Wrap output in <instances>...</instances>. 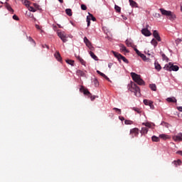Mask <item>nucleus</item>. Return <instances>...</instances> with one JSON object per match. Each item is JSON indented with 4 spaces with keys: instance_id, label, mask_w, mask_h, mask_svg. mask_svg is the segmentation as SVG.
<instances>
[{
    "instance_id": "1",
    "label": "nucleus",
    "mask_w": 182,
    "mask_h": 182,
    "mask_svg": "<svg viewBox=\"0 0 182 182\" xmlns=\"http://www.w3.org/2000/svg\"><path fill=\"white\" fill-rule=\"evenodd\" d=\"M128 90L133 92L136 97H140L141 95L140 94V87H139V86H137V85L133 82H131L128 85Z\"/></svg>"
},
{
    "instance_id": "2",
    "label": "nucleus",
    "mask_w": 182,
    "mask_h": 182,
    "mask_svg": "<svg viewBox=\"0 0 182 182\" xmlns=\"http://www.w3.org/2000/svg\"><path fill=\"white\" fill-rule=\"evenodd\" d=\"M159 11L162 15L166 16L170 21H174L176 19V14L171 11H167L164 9H159Z\"/></svg>"
},
{
    "instance_id": "3",
    "label": "nucleus",
    "mask_w": 182,
    "mask_h": 182,
    "mask_svg": "<svg viewBox=\"0 0 182 182\" xmlns=\"http://www.w3.org/2000/svg\"><path fill=\"white\" fill-rule=\"evenodd\" d=\"M131 76L134 80V82H136L137 85H139L140 86L144 85V80L140 77V75H137L136 73H131Z\"/></svg>"
},
{
    "instance_id": "4",
    "label": "nucleus",
    "mask_w": 182,
    "mask_h": 182,
    "mask_svg": "<svg viewBox=\"0 0 182 182\" xmlns=\"http://www.w3.org/2000/svg\"><path fill=\"white\" fill-rule=\"evenodd\" d=\"M164 69L165 70H168V72H171L172 70L173 72H177L180 69V68L178 67V65H174L173 63H169L168 64L165 65Z\"/></svg>"
},
{
    "instance_id": "5",
    "label": "nucleus",
    "mask_w": 182,
    "mask_h": 182,
    "mask_svg": "<svg viewBox=\"0 0 182 182\" xmlns=\"http://www.w3.org/2000/svg\"><path fill=\"white\" fill-rule=\"evenodd\" d=\"M112 52L113 55L115 56V58L118 59L119 62H121L122 60H123L124 63H129V60L126 58L124 56L122 55V54L117 53L115 51H112Z\"/></svg>"
},
{
    "instance_id": "6",
    "label": "nucleus",
    "mask_w": 182,
    "mask_h": 182,
    "mask_svg": "<svg viewBox=\"0 0 182 182\" xmlns=\"http://www.w3.org/2000/svg\"><path fill=\"white\" fill-rule=\"evenodd\" d=\"M58 36L60 38V39H61V41H63L64 43L68 42V37L66 36L65 32H58Z\"/></svg>"
},
{
    "instance_id": "7",
    "label": "nucleus",
    "mask_w": 182,
    "mask_h": 182,
    "mask_svg": "<svg viewBox=\"0 0 182 182\" xmlns=\"http://www.w3.org/2000/svg\"><path fill=\"white\" fill-rule=\"evenodd\" d=\"M142 35H144V36H151V32L149 31V26H146V28H143L141 30Z\"/></svg>"
},
{
    "instance_id": "8",
    "label": "nucleus",
    "mask_w": 182,
    "mask_h": 182,
    "mask_svg": "<svg viewBox=\"0 0 182 182\" xmlns=\"http://www.w3.org/2000/svg\"><path fill=\"white\" fill-rule=\"evenodd\" d=\"M80 91L84 93V95H85L86 96H91V93L90 92H89V90L85 89V87L83 86H81V87L80 88Z\"/></svg>"
},
{
    "instance_id": "9",
    "label": "nucleus",
    "mask_w": 182,
    "mask_h": 182,
    "mask_svg": "<svg viewBox=\"0 0 182 182\" xmlns=\"http://www.w3.org/2000/svg\"><path fill=\"white\" fill-rule=\"evenodd\" d=\"M130 134L132 135V137H137L139 136V129L134 128L130 130Z\"/></svg>"
},
{
    "instance_id": "10",
    "label": "nucleus",
    "mask_w": 182,
    "mask_h": 182,
    "mask_svg": "<svg viewBox=\"0 0 182 182\" xmlns=\"http://www.w3.org/2000/svg\"><path fill=\"white\" fill-rule=\"evenodd\" d=\"M153 36L156 39V41H158V42H161V38H160V35L157 31H154Z\"/></svg>"
},
{
    "instance_id": "11",
    "label": "nucleus",
    "mask_w": 182,
    "mask_h": 182,
    "mask_svg": "<svg viewBox=\"0 0 182 182\" xmlns=\"http://www.w3.org/2000/svg\"><path fill=\"white\" fill-rule=\"evenodd\" d=\"M174 141H182V134H178V135L173 137Z\"/></svg>"
},
{
    "instance_id": "12",
    "label": "nucleus",
    "mask_w": 182,
    "mask_h": 182,
    "mask_svg": "<svg viewBox=\"0 0 182 182\" xmlns=\"http://www.w3.org/2000/svg\"><path fill=\"white\" fill-rule=\"evenodd\" d=\"M84 43H85L86 46H87V48H90L92 46V43H90L89 39H87V37L84 38Z\"/></svg>"
},
{
    "instance_id": "13",
    "label": "nucleus",
    "mask_w": 182,
    "mask_h": 182,
    "mask_svg": "<svg viewBox=\"0 0 182 182\" xmlns=\"http://www.w3.org/2000/svg\"><path fill=\"white\" fill-rule=\"evenodd\" d=\"M172 163L175 166V167H178V166H181V164H182V161L180 159L173 161Z\"/></svg>"
},
{
    "instance_id": "14",
    "label": "nucleus",
    "mask_w": 182,
    "mask_h": 182,
    "mask_svg": "<svg viewBox=\"0 0 182 182\" xmlns=\"http://www.w3.org/2000/svg\"><path fill=\"white\" fill-rule=\"evenodd\" d=\"M54 56L58 62H62V57L60 56V53L59 52H56V53L54 54Z\"/></svg>"
},
{
    "instance_id": "15",
    "label": "nucleus",
    "mask_w": 182,
    "mask_h": 182,
    "mask_svg": "<svg viewBox=\"0 0 182 182\" xmlns=\"http://www.w3.org/2000/svg\"><path fill=\"white\" fill-rule=\"evenodd\" d=\"M155 69L158 70V72H160L161 70V65L159 63V62L155 61L154 63Z\"/></svg>"
},
{
    "instance_id": "16",
    "label": "nucleus",
    "mask_w": 182,
    "mask_h": 182,
    "mask_svg": "<svg viewBox=\"0 0 182 182\" xmlns=\"http://www.w3.org/2000/svg\"><path fill=\"white\" fill-rule=\"evenodd\" d=\"M77 76H81L82 77H85V76H86V73H85V72H83L80 70H77Z\"/></svg>"
},
{
    "instance_id": "17",
    "label": "nucleus",
    "mask_w": 182,
    "mask_h": 182,
    "mask_svg": "<svg viewBox=\"0 0 182 182\" xmlns=\"http://www.w3.org/2000/svg\"><path fill=\"white\" fill-rule=\"evenodd\" d=\"M77 59L79 60V62L81 63V65H83L84 66H85L86 65V62L85 61V60H83V58H80V56H76Z\"/></svg>"
},
{
    "instance_id": "18",
    "label": "nucleus",
    "mask_w": 182,
    "mask_h": 182,
    "mask_svg": "<svg viewBox=\"0 0 182 182\" xmlns=\"http://www.w3.org/2000/svg\"><path fill=\"white\" fill-rule=\"evenodd\" d=\"M167 102H169L171 103H176L177 100L175 97H168L166 99Z\"/></svg>"
},
{
    "instance_id": "19",
    "label": "nucleus",
    "mask_w": 182,
    "mask_h": 182,
    "mask_svg": "<svg viewBox=\"0 0 182 182\" xmlns=\"http://www.w3.org/2000/svg\"><path fill=\"white\" fill-rule=\"evenodd\" d=\"M148 132H149V128L146 127L141 128V134H147Z\"/></svg>"
},
{
    "instance_id": "20",
    "label": "nucleus",
    "mask_w": 182,
    "mask_h": 182,
    "mask_svg": "<svg viewBox=\"0 0 182 182\" xmlns=\"http://www.w3.org/2000/svg\"><path fill=\"white\" fill-rule=\"evenodd\" d=\"M22 2H23V5H25V6H26V8H29V6L31 5V1H29L28 0H22Z\"/></svg>"
},
{
    "instance_id": "21",
    "label": "nucleus",
    "mask_w": 182,
    "mask_h": 182,
    "mask_svg": "<svg viewBox=\"0 0 182 182\" xmlns=\"http://www.w3.org/2000/svg\"><path fill=\"white\" fill-rule=\"evenodd\" d=\"M90 55L91 58H92V59H94V60H99V58H97V56L96 55H95V53L90 51Z\"/></svg>"
},
{
    "instance_id": "22",
    "label": "nucleus",
    "mask_w": 182,
    "mask_h": 182,
    "mask_svg": "<svg viewBox=\"0 0 182 182\" xmlns=\"http://www.w3.org/2000/svg\"><path fill=\"white\" fill-rule=\"evenodd\" d=\"M159 137L161 139H163V140H167V139H170V136L168 135H166L164 134H160Z\"/></svg>"
},
{
    "instance_id": "23",
    "label": "nucleus",
    "mask_w": 182,
    "mask_h": 182,
    "mask_svg": "<svg viewBox=\"0 0 182 182\" xmlns=\"http://www.w3.org/2000/svg\"><path fill=\"white\" fill-rule=\"evenodd\" d=\"M149 87L154 92H156L157 90V87L156 86V84H151V85H149Z\"/></svg>"
},
{
    "instance_id": "24",
    "label": "nucleus",
    "mask_w": 182,
    "mask_h": 182,
    "mask_svg": "<svg viewBox=\"0 0 182 182\" xmlns=\"http://www.w3.org/2000/svg\"><path fill=\"white\" fill-rule=\"evenodd\" d=\"M28 41L32 43L33 46H36V43L35 42V40H33V38H32V37H28Z\"/></svg>"
},
{
    "instance_id": "25",
    "label": "nucleus",
    "mask_w": 182,
    "mask_h": 182,
    "mask_svg": "<svg viewBox=\"0 0 182 182\" xmlns=\"http://www.w3.org/2000/svg\"><path fill=\"white\" fill-rule=\"evenodd\" d=\"M121 50H122V52H125L126 53H129V50H127V48H126V46H124V45H121Z\"/></svg>"
},
{
    "instance_id": "26",
    "label": "nucleus",
    "mask_w": 182,
    "mask_h": 182,
    "mask_svg": "<svg viewBox=\"0 0 182 182\" xmlns=\"http://www.w3.org/2000/svg\"><path fill=\"white\" fill-rule=\"evenodd\" d=\"M160 55H161L163 60L168 62V58L166 56V54L163 53V52H160Z\"/></svg>"
},
{
    "instance_id": "27",
    "label": "nucleus",
    "mask_w": 182,
    "mask_h": 182,
    "mask_svg": "<svg viewBox=\"0 0 182 182\" xmlns=\"http://www.w3.org/2000/svg\"><path fill=\"white\" fill-rule=\"evenodd\" d=\"M114 9L116 11V12H117L118 14H120V12H122V8H120V6L115 5L114 6Z\"/></svg>"
},
{
    "instance_id": "28",
    "label": "nucleus",
    "mask_w": 182,
    "mask_h": 182,
    "mask_svg": "<svg viewBox=\"0 0 182 182\" xmlns=\"http://www.w3.org/2000/svg\"><path fill=\"white\" fill-rule=\"evenodd\" d=\"M151 140H152V141H156L157 143V142L160 141V138H159L156 136H153L151 137Z\"/></svg>"
},
{
    "instance_id": "29",
    "label": "nucleus",
    "mask_w": 182,
    "mask_h": 182,
    "mask_svg": "<svg viewBox=\"0 0 182 182\" xmlns=\"http://www.w3.org/2000/svg\"><path fill=\"white\" fill-rule=\"evenodd\" d=\"M65 14H67L68 15V16H72V9H66Z\"/></svg>"
},
{
    "instance_id": "30",
    "label": "nucleus",
    "mask_w": 182,
    "mask_h": 182,
    "mask_svg": "<svg viewBox=\"0 0 182 182\" xmlns=\"http://www.w3.org/2000/svg\"><path fill=\"white\" fill-rule=\"evenodd\" d=\"M66 63H68V65H70L71 66L75 65V61L72 60H66Z\"/></svg>"
},
{
    "instance_id": "31",
    "label": "nucleus",
    "mask_w": 182,
    "mask_h": 182,
    "mask_svg": "<svg viewBox=\"0 0 182 182\" xmlns=\"http://www.w3.org/2000/svg\"><path fill=\"white\" fill-rule=\"evenodd\" d=\"M131 6H137V3L133 0H129Z\"/></svg>"
},
{
    "instance_id": "32",
    "label": "nucleus",
    "mask_w": 182,
    "mask_h": 182,
    "mask_svg": "<svg viewBox=\"0 0 182 182\" xmlns=\"http://www.w3.org/2000/svg\"><path fill=\"white\" fill-rule=\"evenodd\" d=\"M151 43L154 46V48L158 45L157 41L154 38L151 40Z\"/></svg>"
},
{
    "instance_id": "33",
    "label": "nucleus",
    "mask_w": 182,
    "mask_h": 182,
    "mask_svg": "<svg viewBox=\"0 0 182 182\" xmlns=\"http://www.w3.org/2000/svg\"><path fill=\"white\" fill-rule=\"evenodd\" d=\"M92 83H94L95 87H97L99 86V81L96 78H94Z\"/></svg>"
},
{
    "instance_id": "34",
    "label": "nucleus",
    "mask_w": 182,
    "mask_h": 182,
    "mask_svg": "<svg viewBox=\"0 0 182 182\" xmlns=\"http://www.w3.org/2000/svg\"><path fill=\"white\" fill-rule=\"evenodd\" d=\"M90 16H87V18H90V21L92 19V21H93V22L96 21V18H95V16H93L92 14H89Z\"/></svg>"
},
{
    "instance_id": "35",
    "label": "nucleus",
    "mask_w": 182,
    "mask_h": 182,
    "mask_svg": "<svg viewBox=\"0 0 182 182\" xmlns=\"http://www.w3.org/2000/svg\"><path fill=\"white\" fill-rule=\"evenodd\" d=\"M138 56H140V58H141L144 61L147 60V57L141 53Z\"/></svg>"
},
{
    "instance_id": "36",
    "label": "nucleus",
    "mask_w": 182,
    "mask_h": 182,
    "mask_svg": "<svg viewBox=\"0 0 182 182\" xmlns=\"http://www.w3.org/2000/svg\"><path fill=\"white\" fill-rule=\"evenodd\" d=\"M144 105H146V106H149V104L151 103V101H150L149 100H144Z\"/></svg>"
},
{
    "instance_id": "37",
    "label": "nucleus",
    "mask_w": 182,
    "mask_h": 182,
    "mask_svg": "<svg viewBox=\"0 0 182 182\" xmlns=\"http://www.w3.org/2000/svg\"><path fill=\"white\" fill-rule=\"evenodd\" d=\"M113 110H115L118 114H122V109L114 107L113 108Z\"/></svg>"
},
{
    "instance_id": "38",
    "label": "nucleus",
    "mask_w": 182,
    "mask_h": 182,
    "mask_svg": "<svg viewBox=\"0 0 182 182\" xmlns=\"http://www.w3.org/2000/svg\"><path fill=\"white\" fill-rule=\"evenodd\" d=\"M28 10L31 11V12H36V9L33 8V6H28Z\"/></svg>"
},
{
    "instance_id": "39",
    "label": "nucleus",
    "mask_w": 182,
    "mask_h": 182,
    "mask_svg": "<svg viewBox=\"0 0 182 182\" xmlns=\"http://www.w3.org/2000/svg\"><path fill=\"white\" fill-rule=\"evenodd\" d=\"M125 124H133V121L132 120H125L124 121Z\"/></svg>"
},
{
    "instance_id": "40",
    "label": "nucleus",
    "mask_w": 182,
    "mask_h": 182,
    "mask_svg": "<svg viewBox=\"0 0 182 182\" xmlns=\"http://www.w3.org/2000/svg\"><path fill=\"white\" fill-rule=\"evenodd\" d=\"M7 9L9 11V12H11V14H14V9L11 7V6H7Z\"/></svg>"
},
{
    "instance_id": "41",
    "label": "nucleus",
    "mask_w": 182,
    "mask_h": 182,
    "mask_svg": "<svg viewBox=\"0 0 182 182\" xmlns=\"http://www.w3.org/2000/svg\"><path fill=\"white\" fill-rule=\"evenodd\" d=\"M97 73L100 76H102V77H104L106 75L105 73L100 72V70H97Z\"/></svg>"
},
{
    "instance_id": "42",
    "label": "nucleus",
    "mask_w": 182,
    "mask_h": 182,
    "mask_svg": "<svg viewBox=\"0 0 182 182\" xmlns=\"http://www.w3.org/2000/svg\"><path fill=\"white\" fill-rule=\"evenodd\" d=\"M144 126H146V127H151V124L146 122V123H143L142 124Z\"/></svg>"
},
{
    "instance_id": "43",
    "label": "nucleus",
    "mask_w": 182,
    "mask_h": 182,
    "mask_svg": "<svg viewBox=\"0 0 182 182\" xmlns=\"http://www.w3.org/2000/svg\"><path fill=\"white\" fill-rule=\"evenodd\" d=\"M81 9L82 11H86V9H87V7L85 4H81Z\"/></svg>"
},
{
    "instance_id": "44",
    "label": "nucleus",
    "mask_w": 182,
    "mask_h": 182,
    "mask_svg": "<svg viewBox=\"0 0 182 182\" xmlns=\"http://www.w3.org/2000/svg\"><path fill=\"white\" fill-rule=\"evenodd\" d=\"M125 43H126L127 46H129V47L132 46V42H130V41H128V40H127V41H125Z\"/></svg>"
},
{
    "instance_id": "45",
    "label": "nucleus",
    "mask_w": 182,
    "mask_h": 182,
    "mask_svg": "<svg viewBox=\"0 0 182 182\" xmlns=\"http://www.w3.org/2000/svg\"><path fill=\"white\" fill-rule=\"evenodd\" d=\"M88 97H90L92 102H93V100H95L96 99V97H97L95 95H92V94H91V95H89Z\"/></svg>"
},
{
    "instance_id": "46",
    "label": "nucleus",
    "mask_w": 182,
    "mask_h": 182,
    "mask_svg": "<svg viewBox=\"0 0 182 182\" xmlns=\"http://www.w3.org/2000/svg\"><path fill=\"white\" fill-rule=\"evenodd\" d=\"M134 50L136 52V55H138V56L141 53L140 51H139V50L136 48H134Z\"/></svg>"
},
{
    "instance_id": "47",
    "label": "nucleus",
    "mask_w": 182,
    "mask_h": 182,
    "mask_svg": "<svg viewBox=\"0 0 182 182\" xmlns=\"http://www.w3.org/2000/svg\"><path fill=\"white\" fill-rule=\"evenodd\" d=\"M87 26H90V17H87Z\"/></svg>"
},
{
    "instance_id": "48",
    "label": "nucleus",
    "mask_w": 182,
    "mask_h": 182,
    "mask_svg": "<svg viewBox=\"0 0 182 182\" xmlns=\"http://www.w3.org/2000/svg\"><path fill=\"white\" fill-rule=\"evenodd\" d=\"M149 107L150 109H151L152 110L154 109V105H153V102L151 101V103L149 104Z\"/></svg>"
},
{
    "instance_id": "49",
    "label": "nucleus",
    "mask_w": 182,
    "mask_h": 182,
    "mask_svg": "<svg viewBox=\"0 0 182 182\" xmlns=\"http://www.w3.org/2000/svg\"><path fill=\"white\" fill-rule=\"evenodd\" d=\"M13 19H14V21H19V17H18V16L16 15H14Z\"/></svg>"
},
{
    "instance_id": "50",
    "label": "nucleus",
    "mask_w": 182,
    "mask_h": 182,
    "mask_svg": "<svg viewBox=\"0 0 182 182\" xmlns=\"http://www.w3.org/2000/svg\"><path fill=\"white\" fill-rule=\"evenodd\" d=\"M33 6H34L36 9H38V8H39V5L37 4L36 3H33Z\"/></svg>"
},
{
    "instance_id": "51",
    "label": "nucleus",
    "mask_w": 182,
    "mask_h": 182,
    "mask_svg": "<svg viewBox=\"0 0 182 182\" xmlns=\"http://www.w3.org/2000/svg\"><path fill=\"white\" fill-rule=\"evenodd\" d=\"M133 110H134L137 113H140V109L139 108H133Z\"/></svg>"
},
{
    "instance_id": "52",
    "label": "nucleus",
    "mask_w": 182,
    "mask_h": 182,
    "mask_svg": "<svg viewBox=\"0 0 182 182\" xmlns=\"http://www.w3.org/2000/svg\"><path fill=\"white\" fill-rule=\"evenodd\" d=\"M113 66V63H109V64H108V68H109V69H112V67Z\"/></svg>"
},
{
    "instance_id": "53",
    "label": "nucleus",
    "mask_w": 182,
    "mask_h": 182,
    "mask_svg": "<svg viewBox=\"0 0 182 182\" xmlns=\"http://www.w3.org/2000/svg\"><path fill=\"white\" fill-rule=\"evenodd\" d=\"M176 154H179V156H182V151H177Z\"/></svg>"
},
{
    "instance_id": "54",
    "label": "nucleus",
    "mask_w": 182,
    "mask_h": 182,
    "mask_svg": "<svg viewBox=\"0 0 182 182\" xmlns=\"http://www.w3.org/2000/svg\"><path fill=\"white\" fill-rule=\"evenodd\" d=\"M104 78L106 79V80H108V82H110V79L108 78V77H107V75H105V76L104 77Z\"/></svg>"
},
{
    "instance_id": "55",
    "label": "nucleus",
    "mask_w": 182,
    "mask_h": 182,
    "mask_svg": "<svg viewBox=\"0 0 182 182\" xmlns=\"http://www.w3.org/2000/svg\"><path fill=\"white\" fill-rule=\"evenodd\" d=\"M177 109L179 112H182V107H178Z\"/></svg>"
},
{
    "instance_id": "56",
    "label": "nucleus",
    "mask_w": 182,
    "mask_h": 182,
    "mask_svg": "<svg viewBox=\"0 0 182 182\" xmlns=\"http://www.w3.org/2000/svg\"><path fill=\"white\" fill-rule=\"evenodd\" d=\"M122 18H123L124 21L127 20V17H126V16H123V15H122Z\"/></svg>"
},
{
    "instance_id": "57",
    "label": "nucleus",
    "mask_w": 182,
    "mask_h": 182,
    "mask_svg": "<svg viewBox=\"0 0 182 182\" xmlns=\"http://www.w3.org/2000/svg\"><path fill=\"white\" fill-rule=\"evenodd\" d=\"M36 29H41V26H39L38 24H36Z\"/></svg>"
},
{
    "instance_id": "58",
    "label": "nucleus",
    "mask_w": 182,
    "mask_h": 182,
    "mask_svg": "<svg viewBox=\"0 0 182 182\" xmlns=\"http://www.w3.org/2000/svg\"><path fill=\"white\" fill-rule=\"evenodd\" d=\"M155 15H156V18H160V16H161L160 15V14H156Z\"/></svg>"
},
{
    "instance_id": "59",
    "label": "nucleus",
    "mask_w": 182,
    "mask_h": 182,
    "mask_svg": "<svg viewBox=\"0 0 182 182\" xmlns=\"http://www.w3.org/2000/svg\"><path fill=\"white\" fill-rule=\"evenodd\" d=\"M119 118L120 119V120H122V122H123V120H124V117H119Z\"/></svg>"
},
{
    "instance_id": "60",
    "label": "nucleus",
    "mask_w": 182,
    "mask_h": 182,
    "mask_svg": "<svg viewBox=\"0 0 182 182\" xmlns=\"http://www.w3.org/2000/svg\"><path fill=\"white\" fill-rule=\"evenodd\" d=\"M43 48H47V49H49V46L45 45V46H43Z\"/></svg>"
},
{
    "instance_id": "61",
    "label": "nucleus",
    "mask_w": 182,
    "mask_h": 182,
    "mask_svg": "<svg viewBox=\"0 0 182 182\" xmlns=\"http://www.w3.org/2000/svg\"><path fill=\"white\" fill-rule=\"evenodd\" d=\"M60 4H63V0H58Z\"/></svg>"
},
{
    "instance_id": "62",
    "label": "nucleus",
    "mask_w": 182,
    "mask_h": 182,
    "mask_svg": "<svg viewBox=\"0 0 182 182\" xmlns=\"http://www.w3.org/2000/svg\"><path fill=\"white\" fill-rule=\"evenodd\" d=\"M31 18H33V14L30 15Z\"/></svg>"
},
{
    "instance_id": "63",
    "label": "nucleus",
    "mask_w": 182,
    "mask_h": 182,
    "mask_svg": "<svg viewBox=\"0 0 182 182\" xmlns=\"http://www.w3.org/2000/svg\"><path fill=\"white\" fill-rule=\"evenodd\" d=\"M58 26H59V28H60V25H58Z\"/></svg>"
}]
</instances>
